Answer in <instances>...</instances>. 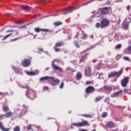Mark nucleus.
<instances>
[{"instance_id":"obj_43","label":"nucleus","mask_w":131,"mask_h":131,"mask_svg":"<svg viewBox=\"0 0 131 131\" xmlns=\"http://www.w3.org/2000/svg\"><path fill=\"white\" fill-rule=\"evenodd\" d=\"M93 84H94L93 81H86V85Z\"/></svg>"},{"instance_id":"obj_45","label":"nucleus","mask_w":131,"mask_h":131,"mask_svg":"<svg viewBox=\"0 0 131 131\" xmlns=\"http://www.w3.org/2000/svg\"><path fill=\"white\" fill-rule=\"evenodd\" d=\"M130 9H131L130 5H128V6H126V10H127V11L128 12H130Z\"/></svg>"},{"instance_id":"obj_15","label":"nucleus","mask_w":131,"mask_h":131,"mask_svg":"<svg viewBox=\"0 0 131 131\" xmlns=\"http://www.w3.org/2000/svg\"><path fill=\"white\" fill-rule=\"evenodd\" d=\"M0 128L3 131H9L10 130V128H5L4 126L3 125V123L2 122H0Z\"/></svg>"},{"instance_id":"obj_22","label":"nucleus","mask_w":131,"mask_h":131,"mask_svg":"<svg viewBox=\"0 0 131 131\" xmlns=\"http://www.w3.org/2000/svg\"><path fill=\"white\" fill-rule=\"evenodd\" d=\"M88 55H89L88 53H86L85 54V55H83V56H82V58L80 59V62L81 63L84 61L85 60L88 58L87 56Z\"/></svg>"},{"instance_id":"obj_57","label":"nucleus","mask_w":131,"mask_h":131,"mask_svg":"<svg viewBox=\"0 0 131 131\" xmlns=\"http://www.w3.org/2000/svg\"><path fill=\"white\" fill-rule=\"evenodd\" d=\"M44 89H45V90H49V88H48L47 86L45 87Z\"/></svg>"},{"instance_id":"obj_4","label":"nucleus","mask_w":131,"mask_h":131,"mask_svg":"<svg viewBox=\"0 0 131 131\" xmlns=\"http://www.w3.org/2000/svg\"><path fill=\"white\" fill-rule=\"evenodd\" d=\"M129 81V77H125L120 81L121 85L123 88H126Z\"/></svg>"},{"instance_id":"obj_41","label":"nucleus","mask_w":131,"mask_h":131,"mask_svg":"<svg viewBox=\"0 0 131 131\" xmlns=\"http://www.w3.org/2000/svg\"><path fill=\"white\" fill-rule=\"evenodd\" d=\"M73 126H75L76 127H80V122L78 123H73V124H72Z\"/></svg>"},{"instance_id":"obj_48","label":"nucleus","mask_w":131,"mask_h":131,"mask_svg":"<svg viewBox=\"0 0 131 131\" xmlns=\"http://www.w3.org/2000/svg\"><path fill=\"white\" fill-rule=\"evenodd\" d=\"M127 51L131 53V45H129V46H128L127 47Z\"/></svg>"},{"instance_id":"obj_8","label":"nucleus","mask_w":131,"mask_h":131,"mask_svg":"<svg viewBox=\"0 0 131 131\" xmlns=\"http://www.w3.org/2000/svg\"><path fill=\"white\" fill-rule=\"evenodd\" d=\"M96 91L95 89L92 86H89L86 88V90H85V92L86 94H90L92 93L95 92Z\"/></svg>"},{"instance_id":"obj_21","label":"nucleus","mask_w":131,"mask_h":131,"mask_svg":"<svg viewBox=\"0 0 131 131\" xmlns=\"http://www.w3.org/2000/svg\"><path fill=\"white\" fill-rule=\"evenodd\" d=\"M64 45V43H63V42H57V43H56L55 47H62Z\"/></svg>"},{"instance_id":"obj_52","label":"nucleus","mask_w":131,"mask_h":131,"mask_svg":"<svg viewBox=\"0 0 131 131\" xmlns=\"http://www.w3.org/2000/svg\"><path fill=\"white\" fill-rule=\"evenodd\" d=\"M38 50L41 52H43V49L42 48H39Z\"/></svg>"},{"instance_id":"obj_62","label":"nucleus","mask_w":131,"mask_h":131,"mask_svg":"<svg viewBox=\"0 0 131 131\" xmlns=\"http://www.w3.org/2000/svg\"><path fill=\"white\" fill-rule=\"evenodd\" d=\"M94 38L93 35H91V38Z\"/></svg>"},{"instance_id":"obj_12","label":"nucleus","mask_w":131,"mask_h":131,"mask_svg":"<svg viewBox=\"0 0 131 131\" xmlns=\"http://www.w3.org/2000/svg\"><path fill=\"white\" fill-rule=\"evenodd\" d=\"M123 93L122 90H120V91L117 92L116 93H115L111 95V98H115V97H118L120 95H121Z\"/></svg>"},{"instance_id":"obj_32","label":"nucleus","mask_w":131,"mask_h":131,"mask_svg":"<svg viewBox=\"0 0 131 131\" xmlns=\"http://www.w3.org/2000/svg\"><path fill=\"white\" fill-rule=\"evenodd\" d=\"M110 101V99L109 97H106L105 98V99H104V100H103V101H104V102L105 103H107V104H110L109 101Z\"/></svg>"},{"instance_id":"obj_59","label":"nucleus","mask_w":131,"mask_h":131,"mask_svg":"<svg viewBox=\"0 0 131 131\" xmlns=\"http://www.w3.org/2000/svg\"><path fill=\"white\" fill-rule=\"evenodd\" d=\"M96 61V59H94V60H93V63H95Z\"/></svg>"},{"instance_id":"obj_38","label":"nucleus","mask_w":131,"mask_h":131,"mask_svg":"<svg viewBox=\"0 0 131 131\" xmlns=\"http://www.w3.org/2000/svg\"><path fill=\"white\" fill-rule=\"evenodd\" d=\"M23 89H26L27 90V91H29V90H31L30 89V87L28 85H24L22 86Z\"/></svg>"},{"instance_id":"obj_31","label":"nucleus","mask_w":131,"mask_h":131,"mask_svg":"<svg viewBox=\"0 0 131 131\" xmlns=\"http://www.w3.org/2000/svg\"><path fill=\"white\" fill-rule=\"evenodd\" d=\"M122 47L121 44H118V45H116L115 47V50H119Z\"/></svg>"},{"instance_id":"obj_47","label":"nucleus","mask_w":131,"mask_h":131,"mask_svg":"<svg viewBox=\"0 0 131 131\" xmlns=\"http://www.w3.org/2000/svg\"><path fill=\"white\" fill-rule=\"evenodd\" d=\"M32 125H29L27 127V130H30L32 129Z\"/></svg>"},{"instance_id":"obj_58","label":"nucleus","mask_w":131,"mask_h":131,"mask_svg":"<svg viewBox=\"0 0 131 131\" xmlns=\"http://www.w3.org/2000/svg\"><path fill=\"white\" fill-rule=\"evenodd\" d=\"M41 1L42 2V3H45L47 0H41Z\"/></svg>"},{"instance_id":"obj_54","label":"nucleus","mask_w":131,"mask_h":131,"mask_svg":"<svg viewBox=\"0 0 131 131\" xmlns=\"http://www.w3.org/2000/svg\"><path fill=\"white\" fill-rule=\"evenodd\" d=\"M106 5H110L111 4V2L110 1H107V2H106Z\"/></svg>"},{"instance_id":"obj_29","label":"nucleus","mask_w":131,"mask_h":131,"mask_svg":"<svg viewBox=\"0 0 131 131\" xmlns=\"http://www.w3.org/2000/svg\"><path fill=\"white\" fill-rule=\"evenodd\" d=\"M27 75H29V76H34L35 75H36L34 72H28L27 73Z\"/></svg>"},{"instance_id":"obj_61","label":"nucleus","mask_w":131,"mask_h":131,"mask_svg":"<svg viewBox=\"0 0 131 131\" xmlns=\"http://www.w3.org/2000/svg\"><path fill=\"white\" fill-rule=\"evenodd\" d=\"M111 131H118V130L117 129H114V130H112Z\"/></svg>"},{"instance_id":"obj_55","label":"nucleus","mask_w":131,"mask_h":131,"mask_svg":"<svg viewBox=\"0 0 131 131\" xmlns=\"http://www.w3.org/2000/svg\"><path fill=\"white\" fill-rule=\"evenodd\" d=\"M26 27H25V26H24V27H20V28H19V29H23V28H26Z\"/></svg>"},{"instance_id":"obj_17","label":"nucleus","mask_w":131,"mask_h":131,"mask_svg":"<svg viewBox=\"0 0 131 131\" xmlns=\"http://www.w3.org/2000/svg\"><path fill=\"white\" fill-rule=\"evenodd\" d=\"M21 8L25 11H30L31 9V7L28 5L22 6Z\"/></svg>"},{"instance_id":"obj_56","label":"nucleus","mask_w":131,"mask_h":131,"mask_svg":"<svg viewBox=\"0 0 131 131\" xmlns=\"http://www.w3.org/2000/svg\"><path fill=\"white\" fill-rule=\"evenodd\" d=\"M23 107L25 108H27L28 106H26V105H23Z\"/></svg>"},{"instance_id":"obj_3","label":"nucleus","mask_w":131,"mask_h":131,"mask_svg":"<svg viewBox=\"0 0 131 131\" xmlns=\"http://www.w3.org/2000/svg\"><path fill=\"white\" fill-rule=\"evenodd\" d=\"M26 95L28 98L31 100H34L36 98V92L31 89L29 91H27Z\"/></svg>"},{"instance_id":"obj_6","label":"nucleus","mask_w":131,"mask_h":131,"mask_svg":"<svg viewBox=\"0 0 131 131\" xmlns=\"http://www.w3.org/2000/svg\"><path fill=\"white\" fill-rule=\"evenodd\" d=\"M50 82L53 86H56L59 84L60 80L58 79H56L54 77H50Z\"/></svg>"},{"instance_id":"obj_46","label":"nucleus","mask_w":131,"mask_h":131,"mask_svg":"<svg viewBox=\"0 0 131 131\" xmlns=\"http://www.w3.org/2000/svg\"><path fill=\"white\" fill-rule=\"evenodd\" d=\"M20 38L18 37V38H15V39H12L11 40H10V41L13 42V41H16V40L19 39Z\"/></svg>"},{"instance_id":"obj_28","label":"nucleus","mask_w":131,"mask_h":131,"mask_svg":"<svg viewBox=\"0 0 131 131\" xmlns=\"http://www.w3.org/2000/svg\"><path fill=\"white\" fill-rule=\"evenodd\" d=\"M75 9V7H73L72 6H70L66 9V11H69L72 10H74Z\"/></svg>"},{"instance_id":"obj_5","label":"nucleus","mask_w":131,"mask_h":131,"mask_svg":"<svg viewBox=\"0 0 131 131\" xmlns=\"http://www.w3.org/2000/svg\"><path fill=\"white\" fill-rule=\"evenodd\" d=\"M129 22L127 21V18H125L124 19L122 24V27H123V29L125 30H127L128 29L129 27V24L131 21V19L129 18Z\"/></svg>"},{"instance_id":"obj_24","label":"nucleus","mask_w":131,"mask_h":131,"mask_svg":"<svg viewBox=\"0 0 131 131\" xmlns=\"http://www.w3.org/2000/svg\"><path fill=\"white\" fill-rule=\"evenodd\" d=\"M50 78H51V77L46 76V77L41 78L40 79V81H43V80H47L48 81L50 82Z\"/></svg>"},{"instance_id":"obj_33","label":"nucleus","mask_w":131,"mask_h":131,"mask_svg":"<svg viewBox=\"0 0 131 131\" xmlns=\"http://www.w3.org/2000/svg\"><path fill=\"white\" fill-rule=\"evenodd\" d=\"M20 128L19 126H15V127L13 128V131H20Z\"/></svg>"},{"instance_id":"obj_27","label":"nucleus","mask_w":131,"mask_h":131,"mask_svg":"<svg viewBox=\"0 0 131 131\" xmlns=\"http://www.w3.org/2000/svg\"><path fill=\"white\" fill-rule=\"evenodd\" d=\"M102 97L101 96H98L96 98H95V102H98L99 101H100L101 99H102Z\"/></svg>"},{"instance_id":"obj_51","label":"nucleus","mask_w":131,"mask_h":131,"mask_svg":"<svg viewBox=\"0 0 131 131\" xmlns=\"http://www.w3.org/2000/svg\"><path fill=\"white\" fill-rule=\"evenodd\" d=\"M79 36V34H77V35H76V36H75V38H77Z\"/></svg>"},{"instance_id":"obj_9","label":"nucleus","mask_w":131,"mask_h":131,"mask_svg":"<svg viewBox=\"0 0 131 131\" xmlns=\"http://www.w3.org/2000/svg\"><path fill=\"white\" fill-rule=\"evenodd\" d=\"M31 64V60L30 59H28L26 58L25 60H24L22 62V65L24 67H28Z\"/></svg>"},{"instance_id":"obj_20","label":"nucleus","mask_w":131,"mask_h":131,"mask_svg":"<svg viewBox=\"0 0 131 131\" xmlns=\"http://www.w3.org/2000/svg\"><path fill=\"white\" fill-rule=\"evenodd\" d=\"M4 116V117H6L7 118H8L13 117V114L12 112H10L7 113Z\"/></svg>"},{"instance_id":"obj_16","label":"nucleus","mask_w":131,"mask_h":131,"mask_svg":"<svg viewBox=\"0 0 131 131\" xmlns=\"http://www.w3.org/2000/svg\"><path fill=\"white\" fill-rule=\"evenodd\" d=\"M85 126H90L87 121H83L82 122H80V127H83Z\"/></svg>"},{"instance_id":"obj_37","label":"nucleus","mask_w":131,"mask_h":131,"mask_svg":"<svg viewBox=\"0 0 131 131\" xmlns=\"http://www.w3.org/2000/svg\"><path fill=\"white\" fill-rule=\"evenodd\" d=\"M83 33V39H86L88 38V35L84 33V31L82 32Z\"/></svg>"},{"instance_id":"obj_50","label":"nucleus","mask_w":131,"mask_h":131,"mask_svg":"<svg viewBox=\"0 0 131 131\" xmlns=\"http://www.w3.org/2000/svg\"><path fill=\"white\" fill-rule=\"evenodd\" d=\"M3 117H4V115H1L0 116V120L3 119Z\"/></svg>"},{"instance_id":"obj_39","label":"nucleus","mask_w":131,"mask_h":131,"mask_svg":"<svg viewBox=\"0 0 131 131\" xmlns=\"http://www.w3.org/2000/svg\"><path fill=\"white\" fill-rule=\"evenodd\" d=\"M67 71H70L71 72H74L75 71L72 69V68H71L70 67H69L67 69Z\"/></svg>"},{"instance_id":"obj_60","label":"nucleus","mask_w":131,"mask_h":131,"mask_svg":"<svg viewBox=\"0 0 131 131\" xmlns=\"http://www.w3.org/2000/svg\"><path fill=\"white\" fill-rule=\"evenodd\" d=\"M17 24H21V23H20V21H18V22L17 23Z\"/></svg>"},{"instance_id":"obj_30","label":"nucleus","mask_w":131,"mask_h":131,"mask_svg":"<svg viewBox=\"0 0 131 131\" xmlns=\"http://www.w3.org/2000/svg\"><path fill=\"white\" fill-rule=\"evenodd\" d=\"M12 34H8V35H7L6 36H4V38H3V39H2V40H6L7 38H8L11 35H12Z\"/></svg>"},{"instance_id":"obj_18","label":"nucleus","mask_w":131,"mask_h":131,"mask_svg":"<svg viewBox=\"0 0 131 131\" xmlns=\"http://www.w3.org/2000/svg\"><path fill=\"white\" fill-rule=\"evenodd\" d=\"M103 89H104V90L108 92H111L113 91L112 88L107 85H104V86H103Z\"/></svg>"},{"instance_id":"obj_19","label":"nucleus","mask_w":131,"mask_h":131,"mask_svg":"<svg viewBox=\"0 0 131 131\" xmlns=\"http://www.w3.org/2000/svg\"><path fill=\"white\" fill-rule=\"evenodd\" d=\"M82 76L80 72L77 73V75H76V80L79 81L82 78Z\"/></svg>"},{"instance_id":"obj_26","label":"nucleus","mask_w":131,"mask_h":131,"mask_svg":"<svg viewBox=\"0 0 131 131\" xmlns=\"http://www.w3.org/2000/svg\"><path fill=\"white\" fill-rule=\"evenodd\" d=\"M62 24V21H55L53 25L55 26H59Z\"/></svg>"},{"instance_id":"obj_7","label":"nucleus","mask_w":131,"mask_h":131,"mask_svg":"<svg viewBox=\"0 0 131 131\" xmlns=\"http://www.w3.org/2000/svg\"><path fill=\"white\" fill-rule=\"evenodd\" d=\"M110 24L109 20L107 18H103L101 20V28L108 27Z\"/></svg>"},{"instance_id":"obj_1","label":"nucleus","mask_w":131,"mask_h":131,"mask_svg":"<svg viewBox=\"0 0 131 131\" xmlns=\"http://www.w3.org/2000/svg\"><path fill=\"white\" fill-rule=\"evenodd\" d=\"M98 10L100 11V15L104 16L108 15L110 11H112V9L111 7H104L101 8H99Z\"/></svg>"},{"instance_id":"obj_2","label":"nucleus","mask_w":131,"mask_h":131,"mask_svg":"<svg viewBox=\"0 0 131 131\" xmlns=\"http://www.w3.org/2000/svg\"><path fill=\"white\" fill-rule=\"evenodd\" d=\"M123 70L121 69L118 72H112L110 74H108L107 77L109 79L114 78L115 77L116 78H119L123 74Z\"/></svg>"},{"instance_id":"obj_34","label":"nucleus","mask_w":131,"mask_h":131,"mask_svg":"<svg viewBox=\"0 0 131 131\" xmlns=\"http://www.w3.org/2000/svg\"><path fill=\"white\" fill-rule=\"evenodd\" d=\"M108 114L106 112H103V113H102V114H101V118H105L107 117Z\"/></svg>"},{"instance_id":"obj_42","label":"nucleus","mask_w":131,"mask_h":131,"mask_svg":"<svg viewBox=\"0 0 131 131\" xmlns=\"http://www.w3.org/2000/svg\"><path fill=\"white\" fill-rule=\"evenodd\" d=\"M57 48V47H56L55 46H54V48L55 51L56 52H60L61 51L60 48Z\"/></svg>"},{"instance_id":"obj_10","label":"nucleus","mask_w":131,"mask_h":131,"mask_svg":"<svg viewBox=\"0 0 131 131\" xmlns=\"http://www.w3.org/2000/svg\"><path fill=\"white\" fill-rule=\"evenodd\" d=\"M92 76V70L90 67L86 68L85 69V76L91 77Z\"/></svg>"},{"instance_id":"obj_11","label":"nucleus","mask_w":131,"mask_h":131,"mask_svg":"<svg viewBox=\"0 0 131 131\" xmlns=\"http://www.w3.org/2000/svg\"><path fill=\"white\" fill-rule=\"evenodd\" d=\"M34 31L37 33H39L40 32H50V30L48 29H40V28H35Z\"/></svg>"},{"instance_id":"obj_36","label":"nucleus","mask_w":131,"mask_h":131,"mask_svg":"<svg viewBox=\"0 0 131 131\" xmlns=\"http://www.w3.org/2000/svg\"><path fill=\"white\" fill-rule=\"evenodd\" d=\"M74 42L75 43V46H76V47H77V48H80V45H79L78 41L75 40L74 41Z\"/></svg>"},{"instance_id":"obj_53","label":"nucleus","mask_w":131,"mask_h":131,"mask_svg":"<svg viewBox=\"0 0 131 131\" xmlns=\"http://www.w3.org/2000/svg\"><path fill=\"white\" fill-rule=\"evenodd\" d=\"M123 91H124V92L126 93V92H127L128 91V90H127V89H124Z\"/></svg>"},{"instance_id":"obj_35","label":"nucleus","mask_w":131,"mask_h":131,"mask_svg":"<svg viewBox=\"0 0 131 131\" xmlns=\"http://www.w3.org/2000/svg\"><path fill=\"white\" fill-rule=\"evenodd\" d=\"M81 116L86 117V118H92L93 117L92 116H91V115H86V114L82 115Z\"/></svg>"},{"instance_id":"obj_49","label":"nucleus","mask_w":131,"mask_h":131,"mask_svg":"<svg viewBox=\"0 0 131 131\" xmlns=\"http://www.w3.org/2000/svg\"><path fill=\"white\" fill-rule=\"evenodd\" d=\"M100 26V24H99V23H97L96 25H95V27L97 28H99Z\"/></svg>"},{"instance_id":"obj_13","label":"nucleus","mask_w":131,"mask_h":131,"mask_svg":"<svg viewBox=\"0 0 131 131\" xmlns=\"http://www.w3.org/2000/svg\"><path fill=\"white\" fill-rule=\"evenodd\" d=\"M115 126V123L112 122H110L106 123V124H105V127H106L107 128H112L114 127Z\"/></svg>"},{"instance_id":"obj_63","label":"nucleus","mask_w":131,"mask_h":131,"mask_svg":"<svg viewBox=\"0 0 131 131\" xmlns=\"http://www.w3.org/2000/svg\"><path fill=\"white\" fill-rule=\"evenodd\" d=\"M80 131H88L87 130H86V129H83V130H80Z\"/></svg>"},{"instance_id":"obj_25","label":"nucleus","mask_w":131,"mask_h":131,"mask_svg":"<svg viewBox=\"0 0 131 131\" xmlns=\"http://www.w3.org/2000/svg\"><path fill=\"white\" fill-rule=\"evenodd\" d=\"M3 110L5 112H7L9 111L10 109L7 106H4L3 107Z\"/></svg>"},{"instance_id":"obj_23","label":"nucleus","mask_w":131,"mask_h":131,"mask_svg":"<svg viewBox=\"0 0 131 131\" xmlns=\"http://www.w3.org/2000/svg\"><path fill=\"white\" fill-rule=\"evenodd\" d=\"M14 32H15V35L16 36L18 35L19 32L17 30L16 31H15L14 30H8L7 31H6V33Z\"/></svg>"},{"instance_id":"obj_40","label":"nucleus","mask_w":131,"mask_h":131,"mask_svg":"<svg viewBox=\"0 0 131 131\" xmlns=\"http://www.w3.org/2000/svg\"><path fill=\"white\" fill-rule=\"evenodd\" d=\"M64 86V83L63 82H61L59 85V88L62 89Z\"/></svg>"},{"instance_id":"obj_64","label":"nucleus","mask_w":131,"mask_h":131,"mask_svg":"<svg viewBox=\"0 0 131 131\" xmlns=\"http://www.w3.org/2000/svg\"><path fill=\"white\" fill-rule=\"evenodd\" d=\"M91 131H96V130L95 129H93V130H92Z\"/></svg>"},{"instance_id":"obj_44","label":"nucleus","mask_w":131,"mask_h":131,"mask_svg":"<svg viewBox=\"0 0 131 131\" xmlns=\"http://www.w3.org/2000/svg\"><path fill=\"white\" fill-rule=\"evenodd\" d=\"M123 58L125 61H130V59H129V57H128V56H124V57H123Z\"/></svg>"},{"instance_id":"obj_14","label":"nucleus","mask_w":131,"mask_h":131,"mask_svg":"<svg viewBox=\"0 0 131 131\" xmlns=\"http://www.w3.org/2000/svg\"><path fill=\"white\" fill-rule=\"evenodd\" d=\"M52 67L55 70L59 71L61 72L63 71V70L61 68L57 66L56 65L54 64V63H52Z\"/></svg>"}]
</instances>
